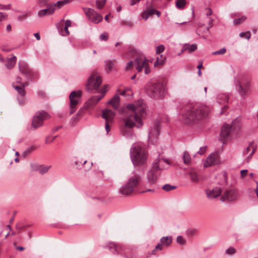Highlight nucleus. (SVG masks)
Listing matches in <instances>:
<instances>
[{
    "label": "nucleus",
    "instance_id": "46",
    "mask_svg": "<svg viewBox=\"0 0 258 258\" xmlns=\"http://www.w3.org/2000/svg\"><path fill=\"white\" fill-rule=\"evenodd\" d=\"M11 5H2L0 4V10H9L11 9Z\"/></svg>",
    "mask_w": 258,
    "mask_h": 258
},
{
    "label": "nucleus",
    "instance_id": "19",
    "mask_svg": "<svg viewBox=\"0 0 258 258\" xmlns=\"http://www.w3.org/2000/svg\"><path fill=\"white\" fill-rule=\"evenodd\" d=\"M207 197L210 199L216 198L222 195V190L220 187H215L206 190Z\"/></svg>",
    "mask_w": 258,
    "mask_h": 258
},
{
    "label": "nucleus",
    "instance_id": "20",
    "mask_svg": "<svg viewBox=\"0 0 258 258\" xmlns=\"http://www.w3.org/2000/svg\"><path fill=\"white\" fill-rule=\"evenodd\" d=\"M20 71L24 75L29 77L31 75V70L28 67L27 64L24 61H20L19 63Z\"/></svg>",
    "mask_w": 258,
    "mask_h": 258
},
{
    "label": "nucleus",
    "instance_id": "8",
    "mask_svg": "<svg viewBox=\"0 0 258 258\" xmlns=\"http://www.w3.org/2000/svg\"><path fill=\"white\" fill-rule=\"evenodd\" d=\"M234 84L236 87V90L238 92L239 95L242 97H244L248 93L250 84L247 80H242L239 81L237 79L234 80Z\"/></svg>",
    "mask_w": 258,
    "mask_h": 258
},
{
    "label": "nucleus",
    "instance_id": "30",
    "mask_svg": "<svg viewBox=\"0 0 258 258\" xmlns=\"http://www.w3.org/2000/svg\"><path fill=\"white\" fill-rule=\"evenodd\" d=\"M160 242L163 245L168 246L172 242V238L171 236L162 237L160 239Z\"/></svg>",
    "mask_w": 258,
    "mask_h": 258
},
{
    "label": "nucleus",
    "instance_id": "27",
    "mask_svg": "<svg viewBox=\"0 0 258 258\" xmlns=\"http://www.w3.org/2000/svg\"><path fill=\"white\" fill-rule=\"evenodd\" d=\"M17 57L15 55H13L11 58H8L5 64L6 67L8 69H12L15 65Z\"/></svg>",
    "mask_w": 258,
    "mask_h": 258
},
{
    "label": "nucleus",
    "instance_id": "31",
    "mask_svg": "<svg viewBox=\"0 0 258 258\" xmlns=\"http://www.w3.org/2000/svg\"><path fill=\"white\" fill-rule=\"evenodd\" d=\"M183 161L185 164L189 165L191 162V158L189 153L187 151H184L183 155Z\"/></svg>",
    "mask_w": 258,
    "mask_h": 258
},
{
    "label": "nucleus",
    "instance_id": "63",
    "mask_svg": "<svg viewBox=\"0 0 258 258\" xmlns=\"http://www.w3.org/2000/svg\"><path fill=\"white\" fill-rule=\"evenodd\" d=\"M141 0H131V6H134L137 3H139Z\"/></svg>",
    "mask_w": 258,
    "mask_h": 258
},
{
    "label": "nucleus",
    "instance_id": "37",
    "mask_svg": "<svg viewBox=\"0 0 258 258\" xmlns=\"http://www.w3.org/2000/svg\"><path fill=\"white\" fill-rule=\"evenodd\" d=\"M14 88L17 91L18 93L22 96H24L25 95V90L24 87L22 86L20 87L18 86H14Z\"/></svg>",
    "mask_w": 258,
    "mask_h": 258
},
{
    "label": "nucleus",
    "instance_id": "12",
    "mask_svg": "<svg viewBox=\"0 0 258 258\" xmlns=\"http://www.w3.org/2000/svg\"><path fill=\"white\" fill-rule=\"evenodd\" d=\"M81 92L80 91H73L70 95L69 98L70 100V114L73 113L76 109V106L79 103Z\"/></svg>",
    "mask_w": 258,
    "mask_h": 258
},
{
    "label": "nucleus",
    "instance_id": "39",
    "mask_svg": "<svg viewBox=\"0 0 258 258\" xmlns=\"http://www.w3.org/2000/svg\"><path fill=\"white\" fill-rule=\"evenodd\" d=\"M106 0H98L96 2V5L98 9H101L103 8L104 6L105 3H106Z\"/></svg>",
    "mask_w": 258,
    "mask_h": 258
},
{
    "label": "nucleus",
    "instance_id": "50",
    "mask_svg": "<svg viewBox=\"0 0 258 258\" xmlns=\"http://www.w3.org/2000/svg\"><path fill=\"white\" fill-rule=\"evenodd\" d=\"M56 136L51 137H48L46 138L45 140V143L46 144H49L53 142L55 139L56 138Z\"/></svg>",
    "mask_w": 258,
    "mask_h": 258
},
{
    "label": "nucleus",
    "instance_id": "23",
    "mask_svg": "<svg viewBox=\"0 0 258 258\" xmlns=\"http://www.w3.org/2000/svg\"><path fill=\"white\" fill-rule=\"evenodd\" d=\"M147 180L148 182L150 184H154L157 179V176L156 173L155 171V169H153L152 168V169L150 170L147 173Z\"/></svg>",
    "mask_w": 258,
    "mask_h": 258
},
{
    "label": "nucleus",
    "instance_id": "28",
    "mask_svg": "<svg viewBox=\"0 0 258 258\" xmlns=\"http://www.w3.org/2000/svg\"><path fill=\"white\" fill-rule=\"evenodd\" d=\"M197 48V46L196 44H185L183 46L182 51H185L187 50L189 53H191L196 50Z\"/></svg>",
    "mask_w": 258,
    "mask_h": 258
},
{
    "label": "nucleus",
    "instance_id": "34",
    "mask_svg": "<svg viewBox=\"0 0 258 258\" xmlns=\"http://www.w3.org/2000/svg\"><path fill=\"white\" fill-rule=\"evenodd\" d=\"M50 166H45L43 165H40V167H39V173L41 174H43L48 171L49 169L50 168Z\"/></svg>",
    "mask_w": 258,
    "mask_h": 258
},
{
    "label": "nucleus",
    "instance_id": "45",
    "mask_svg": "<svg viewBox=\"0 0 258 258\" xmlns=\"http://www.w3.org/2000/svg\"><path fill=\"white\" fill-rule=\"evenodd\" d=\"M226 51V49L225 48H222L219 50L214 51L213 52V55H222L224 54Z\"/></svg>",
    "mask_w": 258,
    "mask_h": 258
},
{
    "label": "nucleus",
    "instance_id": "38",
    "mask_svg": "<svg viewBox=\"0 0 258 258\" xmlns=\"http://www.w3.org/2000/svg\"><path fill=\"white\" fill-rule=\"evenodd\" d=\"M177 243L181 245H184L186 244V240L181 236H178L176 237Z\"/></svg>",
    "mask_w": 258,
    "mask_h": 258
},
{
    "label": "nucleus",
    "instance_id": "35",
    "mask_svg": "<svg viewBox=\"0 0 258 258\" xmlns=\"http://www.w3.org/2000/svg\"><path fill=\"white\" fill-rule=\"evenodd\" d=\"M165 58L162 59V55H160V57H157L156 61L154 62L155 67H158L160 65H162L164 63Z\"/></svg>",
    "mask_w": 258,
    "mask_h": 258
},
{
    "label": "nucleus",
    "instance_id": "14",
    "mask_svg": "<svg viewBox=\"0 0 258 258\" xmlns=\"http://www.w3.org/2000/svg\"><path fill=\"white\" fill-rule=\"evenodd\" d=\"M108 248L114 254L126 255L127 249L120 244L115 243L113 242H110L107 245Z\"/></svg>",
    "mask_w": 258,
    "mask_h": 258
},
{
    "label": "nucleus",
    "instance_id": "58",
    "mask_svg": "<svg viewBox=\"0 0 258 258\" xmlns=\"http://www.w3.org/2000/svg\"><path fill=\"white\" fill-rule=\"evenodd\" d=\"M163 248V244H158L155 247V248L153 250V253H155V251L157 249L159 250H162Z\"/></svg>",
    "mask_w": 258,
    "mask_h": 258
},
{
    "label": "nucleus",
    "instance_id": "25",
    "mask_svg": "<svg viewBox=\"0 0 258 258\" xmlns=\"http://www.w3.org/2000/svg\"><path fill=\"white\" fill-rule=\"evenodd\" d=\"M70 2V0H63L61 1H58L55 3L50 4V5L53 9V12H54L55 10L61 8L63 6L68 4Z\"/></svg>",
    "mask_w": 258,
    "mask_h": 258
},
{
    "label": "nucleus",
    "instance_id": "2",
    "mask_svg": "<svg viewBox=\"0 0 258 258\" xmlns=\"http://www.w3.org/2000/svg\"><path fill=\"white\" fill-rule=\"evenodd\" d=\"M208 114V109L203 106L188 105L181 110L179 120L185 124H192L198 122Z\"/></svg>",
    "mask_w": 258,
    "mask_h": 258
},
{
    "label": "nucleus",
    "instance_id": "10",
    "mask_svg": "<svg viewBox=\"0 0 258 258\" xmlns=\"http://www.w3.org/2000/svg\"><path fill=\"white\" fill-rule=\"evenodd\" d=\"M135 65L138 72H141L143 69L146 74H148L150 72L148 60L145 57L137 58L135 60Z\"/></svg>",
    "mask_w": 258,
    "mask_h": 258
},
{
    "label": "nucleus",
    "instance_id": "40",
    "mask_svg": "<svg viewBox=\"0 0 258 258\" xmlns=\"http://www.w3.org/2000/svg\"><path fill=\"white\" fill-rule=\"evenodd\" d=\"M239 36L241 38H244L247 40L249 39L251 37V34L249 31L244 32H241L239 34Z\"/></svg>",
    "mask_w": 258,
    "mask_h": 258
},
{
    "label": "nucleus",
    "instance_id": "47",
    "mask_svg": "<svg viewBox=\"0 0 258 258\" xmlns=\"http://www.w3.org/2000/svg\"><path fill=\"white\" fill-rule=\"evenodd\" d=\"M141 17L143 19L146 21L148 18L149 17L148 14L146 11V10H144L141 14Z\"/></svg>",
    "mask_w": 258,
    "mask_h": 258
},
{
    "label": "nucleus",
    "instance_id": "51",
    "mask_svg": "<svg viewBox=\"0 0 258 258\" xmlns=\"http://www.w3.org/2000/svg\"><path fill=\"white\" fill-rule=\"evenodd\" d=\"M146 11L149 17L155 14L154 9L147 8Z\"/></svg>",
    "mask_w": 258,
    "mask_h": 258
},
{
    "label": "nucleus",
    "instance_id": "49",
    "mask_svg": "<svg viewBox=\"0 0 258 258\" xmlns=\"http://www.w3.org/2000/svg\"><path fill=\"white\" fill-rule=\"evenodd\" d=\"M36 149V148L34 146H32L30 148H29L27 150H26L24 152V154L26 155L27 154H29L30 152H31L32 151L35 150V149Z\"/></svg>",
    "mask_w": 258,
    "mask_h": 258
},
{
    "label": "nucleus",
    "instance_id": "29",
    "mask_svg": "<svg viewBox=\"0 0 258 258\" xmlns=\"http://www.w3.org/2000/svg\"><path fill=\"white\" fill-rule=\"evenodd\" d=\"M190 179L192 182H198L200 181V177L199 174L194 170H191L189 172Z\"/></svg>",
    "mask_w": 258,
    "mask_h": 258
},
{
    "label": "nucleus",
    "instance_id": "5",
    "mask_svg": "<svg viewBox=\"0 0 258 258\" xmlns=\"http://www.w3.org/2000/svg\"><path fill=\"white\" fill-rule=\"evenodd\" d=\"M163 84L162 83H150L147 86V92L151 97L159 99L163 95Z\"/></svg>",
    "mask_w": 258,
    "mask_h": 258
},
{
    "label": "nucleus",
    "instance_id": "64",
    "mask_svg": "<svg viewBox=\"0 0 258 258\" xmlns=\"http://www.w3.org/2000/svg\"><path fill=\"white\" fill-rule=\"evenodd\" d=\"M71 26V21L69 20H67L66 21L65 27H69Z\"/></svg>",
    "mask_w": 258,
    "mask_h": 258
},
{
    "label": "nucleus",
    "instance_id": "9",
    "mask_svg": "<svg viewBox=\"0 0 258 258\" xmlns=\"http://www.w3.org/2000/svg\"><path fill=\"white\" fill-rule=\"evenodd\" d=\"M237 191L233 188L226 189L222 193L220 200L224 202H231L236 201L238 198Z\"/></svg>",
    "mask_w": 258,
    "mask_h": 258
},
{
    "label": "nucleus",
    "instance_id": "24",
    "mask_svg": "<svg viewBox=\"0 0 258 258\" xmlns=\"http://www.w3.org/2000/svg\"><path fill=\"white\" fill-rule=\"evenodd\" d=\"M54 13L53 9L50 5H47V8L39 11L38 13V16L39 17H43L47 15H51Z\"/></svg>",
    "mask_w": 258,
    "mask_h": 258
},
{
    "label": "nucleus",
    "instance_id": "42",
    "mask_svg": "<svg viewBox=\"0 0 258 258\" xmlns=\"http://www.w3.org/2000/svg\"><path fill=\"white\" fill-rule=\"evenodd\" d=\"M246 19V17L244 16H242L241 18L238 19H235L234 20V24L235 25H238L244 22Z\"/></svg>",
    "mask_w": 258,
    "mask_h": 258
},
{
    "label": "nucleus",
    "instance_id": "43",
    "mask_svg": "<svg viewBox=\"0 0 258 258\" xmlns=\"http://www.w3.org/2000/svg\"><path fill=\"white\" fill-rule=\"evenodd\" d=\"M175 188H176V186H172L168 184L164 185L162 187L163 189L167 191L173 190Z\"/></svg>",
    "mask_w": 258,
    "mask_h": 258
},
{
    "label": "nucleus",
    "instance_id": "32",
    "mask_svg": "<svg viewBox=\"0 0 258 258\" xmlns=\"http://www.w3.org/2000/svg\"><path fill=\"white\" fill-rule=\"evenodd\" d=\"M114 61L111 60H107L105 61V69L108 72L111 71L114 67Z\"/></svg>",
    "mask_w": 258,
    "mask_h": 258
},
{
    "label": "nucleus",
    "instance_id": "26",
    "mask_svg": "<svg viewBox=\"0 0 258 258\" xmlns=\"http://www.w3.org/2000/svg\"><path fill=\"white\" fill-rule=\"evenodd\" d=\"M108 104H111L114 109H118L119 105V96L118 95H115L109 101Z\"/></svg>",
    "mask_w": 258,
    "mask_h": 258
},
{
    "label": "nucleus",
    "instance_id": "53",
    "mask_svg": "<svg viewBox=\"0 0 258 258\" xmlns=\"http://www.w3.org/2000/svg\"><path fill=\"white\" fill-rule=\"evenodd\" d=\"M101 40L106 41L108 39V35L105 33H102L100 35Z\"/></svg>",
    "mask_w": 258,
    "mask_h": 258
},
{
    "label": "nucleus",
    "instance_id": "56",
    "mask_svg": "<svg viewBox=\"0 0 258 258\" xmlns=\"http://www.w3.org/2000/svg\"><path fill=\"white\" fill-rule=\"evenodd\" d=\"M21 80V79L20 77H17L16 81L18 83L21 84L23 87H25V86H27L28 85V83L27 82L22 83Z\"/></svg>",
    "mask_w": 258,
    "mask_h": 258
},
{
    "label": "nucleus",
    "instance_id": "16",
    "mask_svg": "<svg viewBox=\"0 0 258 258\" xmlns=\"http://www.w3.org/2000/svg\"><path fill=\"white\" fill-rule=\"evenodd\" d=\"M106 87H107V86H104V87L101 90V95L94 96L87 101V102H86L87 107H93V106L96 105L97 103V102L99 101L104 96L107 91V90L106 89Z\"/></svg>",
    "mask_w": 258,
    "mask_h": 258
},
{
    "label": "nucleus",
    "instance_id": "17",
    "mask_svg": "<svg viewBox=\"0 0 258 258\" xmlns=\"http://www.w3.org/2000/svg\"><path fill=\"white\" fill-rule=\"evenodd\" d=\"M159 123L158 122H156L152 126H151L148 134L149 140L151 142H153V141L159 136Z\"/></svg>",
    "mask_w": 258,
    "mask_h": 258
},
{
    "label": "nucleus",
    "instance_id": "59",
    "mask_svg": "<svg viewBox=\"0 0 258 258\" xmlns=\"http://www.w3.org/2000/svg\"><path fill=\"white\" fill-rule=\"evenodd\" d=\"M49 2V0H39V3L41 5V6H44L45 5H47V3Z\"/></svg>",
    "mask_w": 258,
    "mask_h": 258
},
{
    "label": "nucleus",
    "instance_id": "48",
    "mask_svg": "<svg viewBox=\"0 0 258 258\" xmlns=\"http://www.w3.org/2000/svg\"><path fill=\"white\" fill-rule=\"evenodd\" d=\"M164 50V46L163 45H160L156 47V51L157 54L162 52Z\"/></svg>",
    "mask_w": 258,
    "mask_h": 258
},
{
    "label": "nucleus",
    "instance_id": "11",
    "mask_svg": "<svg viewBox=\"0 0 258 258\" xmlns=\"http://www.w3.org/2000/svg\"><path fill=\"white\" fill-rule=\"evenodd\" d=\"M83 9L90 21L97 24L102 20V16L96 12L93 9L86 8H83Z\"/></svg>",
    "mask_w": 258,
    "mask_h": 258
},
{
    "label": "nucleus",
    "instance_id": "22",
    "mask_svg": "<svg viewBox=\"0 0 258 258\" xmlns=\"http://www.w3.org/2000/svg\"><path fill=\"white\" fill-rule=\"evenodd\" d=\"M231 128V126H230L229 124L226 123L224 124L221 128L220 134L221 138H223V139L227 138L230 135Z\"/></svg>",
    "mask_w": 258,
    "mask_h": 258
},
{
    "label": "nucleus",
    "instance_id": "3",
    "mask_svg": "<svg viewBox=\"0 0 258 258\" xmlns=\"http://www.w3.org/2000/svg\"><path fill=\"white\" fill-rule=\"evenodd\" d=\"M130 155L131 160L135 166H142L146 163L147 154L142 144H133L130 150Z\"/></svg>",
    "mask_w": 258,
    "mask_h": 258
},
{
    "label": "nucleus",
    "instance_id": "36",
    "mask_svg": "<svg viewBox=\"0 0 258 258\" xmlns=\"http://www.w3.org/2000/svg\"><path fill=\"white\" fill-rule=\"evenodd\" d=\"M40 165L36 163H32L30 164L31 170L32 171H39Z\"/></svg>",
    "mask_w": 258,
    "mask_h": 258
},
{
    "label": "nucleus",
    "instance_id": "7",
    "mask_svg": "<svg viewBox=\"0 0 258 258\" xmlns=\"http://www.w3.org/2000/svg\"><path fill=\"white\" fill-rule=\"evenodd\" d=\"M49 117L50 115L45 111H41L36 113L32 122L31 128L36 130L41 126L43 124V121Z\"/></svg>",
    "mask_w": 258,
    "mask_h": 258
},
{
    "label": "nucleus",
    "instance_id": "13",
    "mask_svg": "<svg viewBox=\"0 0 258 258\" xmlns=\"http://www.w3.org/2000/svg\"><path fill=\"white\" fill-rule=\"evenodd\" d=\"M170 165L169 161L165 159L157 158L152 164V168L155 170H160L166 169Z\"/></svg>",
    "mask_w": 258,
    "mask_h": 258
},
{
    "label": "nucleus",
    "instance_id": "55",
    "mask_svg": "<svg viewBox=\"0 0 258 258\" xmlns=\"http://www.w3.org/2000/svg\"><path fill=\"white\" fill-rule=\"evenodd\" d=\"M134 64V63L133 61H130L126 66V70H128L131 69L133 67Z\"/></svg>",
    "mask_w": 258,
    "mask_h": 258
},
{
    "label": "nucleus",
    "instance_id": "15",
    "mask_svg": "<svg viewBox=\"0 0 258 258\" xmlns=\"http://www.w3.org/2000/svg\"><path fill=\"white\" fill-rule=\"evenodd\" d=\"M257 146L254 142H250L245 149L243 150V155L245 156L247 162H249L254 153Z\"/></svg>",
    "mask_w": 258,
    "mask_h": 258
},
{
    "label": "nucleus",
    "instance_id": "4",
    "mask_svg": "<svg viewBox=\"0 0 258 258\" xmlns=\"http://www.w3.org/2000/svg\"><path fill=\"white\" fill-rule=\"evenodd\" d=\"M141 180V177L140 175L136 173H133L128 178L126 183L120 188V193L125 196L130 195L138 185Z\"/></svg>",
    "mask_w": 258,
    "mask_h": 258
},
{
    "label": "nucleus",
    "instance_id": "62",
    "mask_svg": "<svg viewBox=\"0 0 258 258\" xmlns=\"http://www.w3.org/2000/svg\"><path fill=\"white\" fill-rule=\"evenodd\" d=\"M109 122H108V121H106V122H105V130H106L107 133H108L110 131V127L109 125Z\"/></svg>",
    "mask_w": 258,
    "mask_h": 258
},
{
    "label": "nucleus",
    "instance_id": "60",
    "mask_svg": "<svg viewBox=\"0 0 258 258\" xmlns=\"http://www.w3.org/2000/svg\"><path fill=\"white\" fill-rule=\"evenodd\" d=\"M213 19L212 18H209L208 20L209 27L207 28V30L209 31L210 28H211L213 26Z\"/></svg>",
    "mask_w": 258,
    "mask_h": 258
},
{
    "label": "nucleus",
    "instance_id": "44",
    "mask_svg": "<svg viewBox=\"0 0 258 258\" xmlns=\"http://www.w3.org/2000/svg\"><path fill=\"white\" fill-rule=\"evenodd\" d=\"M236 252L235 249L233 247H230L227 249L225 251V253L228 255H232Z\"/></svg>",
    "mask_w": 258,
    "mask_h": 258
},
{
    "label": "nucleus",
    "instance_id": "18",
    "mask_svg": "<svg viewBox=\"0 0 258 258\" xmlns=\"http://www.w3.org/2000/svg\"><path fill=\"white\" fill-rule=\"evenodd\" d=\"M219 155L217 153H212L206 158L204 165L205 167H209L219 163Z\"/></svg>",
    "mask_w": 258,
    "mask_h": 258
},
{
    "label": "nucleus",
    "instance_id": "41",
    "mask_svg": "<svg viewBox=\"0 0 258 258\" xmlns=\"http://www.w3.org/2000/svg\"><path fill=\"white\" fill-rule=\"evenodd\" d=\"M218 99L219 101L221 100L223 101V102H227L229 99V97L227 95L225 94H220L218 96Z\"/></svg>",
    "mask_w": 258,
    "mask_h": 258
},
{
    "label": "nucleus",
    "instance_id": "6",
    "mask_svg": "<svg viewBox=\"0 0 258 258\" xmlns=\"http://www.w3.org/2000/svg\"><path fill=\"white\" fill-rule=\"evenodd\" d=\"M102 83V79L96 73H93L88 79L86 86L88 91L97 90Z\"/></svg>",
    "mask_w": 258,
    "mask_h": 258
},
{
    "label": "nucleus",
    "instance_id": "54",
    "mask_svg": "<svg viewBox=\"0 0 258 258\" xmlns=\"http://www.w3.org/2000/svg\"><path fill=\"white\" fill-rule=\"evenodd\" d=\"M7 14L4 13L0 12V21H2L7 18Z\"/></svg>",
    "mask_w": 258,
    "mask_h": 258
},
{
    "label": "nucleus",
    "instance_id": "61",
    "mask_svg": "<svg viewBox=\"0 0 258 258\" xmlns=\"http://www.w3.org/2000/svg\"><path fill=\"white\" fill-rule=\"evenodd\" d=\"M247 173V170L243 169L240 171V175L241 177H244Z\"/></svg>",
    "mask_w": 258,
    "mask_h": 258
},
{
    "label": "nucleus",
    "instance_id": "57",
    "mask_svg": "<svg viewBox=\"0 0 258 258\" xmlns=\"http://www.w3.org/2000/svg\"><path fill=\"white\" fill-rule=\"evenodd\" d=\"M212 13V10L211 8H208L206 9V15L207 16H211Z\"/></svg>",
    "mask_w": 258,
    "mask_h": 258
},
{
    "label": "nucleus",
    "instance_id": "1",
    "mask_svg": "<svg viewBox=\"0 0 258 258\" xmlns=\"http://www.w3.org/2000/svg\"><path fill=\"white\" fill-rule=\"evenodd\" d=\"M125 109L126 115L122 119L120 132L122 136L130 139L133 135V128H140L143 125L142 119L146 114V105L142 99H140L128 104Z\"/></svg>",
    "mask_w": 258,
    "mask_h": 258
},
{
    "label": "nucleus",
    "instance_id": "33",
    "mask_svg": "<svg viewBox=\"0 0 258 258\" xmlns=\"http://www.w3.org/2000/svg\"><path fill=\"white\" fill-rule=\"evenodd\" d=\"M186 4L185 0H177L175 3L176 8L178 9H182L184 8Z\"/></svg>",
    "mask_w": 258,
    "mask_h": 258
},
{
    "label": "nucleus",
    "instance_id": "21",
    "mask_svg": "<svg viewBox=\"0 0 258 258\" xmlns=\"http://www.w3.org/2000/svg\"><path fill=\"white\" fill-rule=\"evenodd\" d=\"M114 115V112L110 109H106L102 111V116L106 120V121L112 122Z\"/></svg>",
    "mask_w": 258,
    "mask_h": 258
},
{
    "label": "nucleus",
    "instance_id": "52",
    "mask_svg": "<svg viewBox=\"0 0 258 258\" xmlns=\"http://www.w3.org/2000/svg\"><path fill=\"white\" fill-rule=\"evenodd\" d=\"M206 149H207V146L201 147L200 149V150L199 151H198V153L200 155L204 154L206 151Z\"/></svg>",
    "mask_w": 258,
    "mask_h": 258
}]
</instances>
